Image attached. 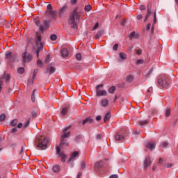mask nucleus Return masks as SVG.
Listing matches in <instances>:
<instances>
[{
  "label": "nucleus",
  "instance_id": "1",
  "mask_svg": "<svg viewBox=\"0 0 178 178\" xmlns=\"http://www.w3.org/2000/svg\"><path fill=\"white\" fill-rule=\"evenodd\" d=\"M79 21L80 13H79V7H76L70 15L68 23L70 26H72V29H74V30H77V29H79L77 26V22Z\"/></svg>",
  "mask_w": 178,
  "mask_h": 178
},
{
  "label": "nucleus",
  "instance_id": "2",
  "mask_svg": "<svg viewBox=\"0 0 178 178\" xmlns=\"http://www.w3.org/2000/svg\"><path fill=\"white\" fill-rule=\"evenodd\" d=\"M48 138L43 136H40L39 138H37L35 140L37 148L40 149H47V144H48Z\"/></svg>",
  "mask_w": 178,
  "mask_h": 178
},
{
  "label": "nucleus",
  "instance_id": "3",
  "mask_svg": "<svg viewBox=\"0 0 178 178\" xmlns=\"http://www.w3.org/2000/svg\"><path fill=\"white\" fill-rule=\"evenodd\" d=\"M170 80L169 77L166 76H161L158 79V84L162 88H168L169 87Z\"/></svg>",
  "mask_w": 178,
  "mask_h": 178
},
{
  "label": "nucleus",
  "instance_id": "4",
  "mask_svg": "<svg viewBox=\"0 0 178 178\" xmlns=\"http://www.w3.org/2000/svg\"><path fill=\"white\" fill-rule=\"evenodd\" d=\"M36 45H38V49L36 50V55L37 58H38L40 55V52L44 49V44H42V42H41V36H38L36 38Z\"/></svg>",
  "mask_w": 178,
  "mask_h": 178
},
{
  "label": "nucleus",
  "instance_id": "5",
  "mask_svg": "<svg viewBox=\"0 0 178 178\" xmlns=\"http://www.w3.org/2000/svg\"><path fill=\"white\" fill-rule=\"evenodd\" d=\"M22 59L24 63H26V62H31L33 60V55L25 51L22 54Z\"/></svg>",
  "mask_w": 178,
  "mask_h": 178
},
{
  "label": "nucleus",
  "instance_id": "6",
  "mask_svg": "<svg viewBox=\"0 0 178 178\" xmlns=\"http://www.w3.org/2000/svg\"><path fill=\"white\" fill-rule=\"evenodd\" d=\"M101 87H104V84H99L96 86V93L97 97H103L104 95H106L107 92L106 90H101L99 88Z\"/></svg>",
  "mask_w": 178,
  "mask_h": 178
},
{
  "label": "nucleus",
  "instance_id": "7",
  "mask_svg": "<svg viewBox=\"0 0 178 178\" xmlns=\"http://www.w3.org/2000/svg\"><path fill=\"white\" fill-rule=\"evenodd\" d=\"M69 6L67 5H64L61 8L59 9V16L62 17L65 13H66Z\"/></svg>",
  "mask_w": 178,
  "mask_h": 178
},
{
  "label": "nucleus",
  "instance_id": "8",
  "mask_svg": "<svg viewBox=\"0 0 178 178\" xmlns=\"http://www.w3.org/2000/svg\"><path fill=\"white\" fill-rule=\"evenodd\" d=\"M80 155V153L78 151L74 152L71 154V157L69 159L68 162H72V161H74L77 156Z\"/></svg>",
  "mask_w": 178,
  "mask_h": 178
},
{
  "label": "nucleus",
  "instance_id": "9",
  "mask_svg": "<svg viewBox=\"0 0 178 178\" xmlns=\"http://www.w3.org/2000/svg\"><path fill=\"white\" fill-rule=\"evenodd\" d=\"M129 40H137L138 38H140V35L136 33V31H133L129 35Z\"/></svg>",
  "mask_w": 178,
  "mask_h": 178
},
{
  "label": "nucleus",
  "instance_id": "10",
  "mask_svg": "<svg viewBox=\"0 0 178 178\" xmlns=\"http://www.w3.org/2000/svg\"><path fill=\"white\" fill-rule=\"evenodd\" d=\"M152 8V5H151V3H149L147 5V13L145 17V20H144V23H145V22H147V20L148 19V17H149V16H151V9Z\"/></svg>",
  "mask_w": 178,
  "mask_h": 178
},
{
  "label": "nucleus",
  "instance_id": "11",
  "mask_svg": "<svg viewBox=\"0 0 178 178\" xmlns=\"http://www.w3.org/2000/svg\"><path fill=\"white\" fill-rule=\"evenodd\" d=\"M60 148H65V147H69V141L65 138H61L60 144Z\"/></svg>",
  "mask_w": 178,
  "mask_h": 178
},
{
  "label": "nucleus",
  "instance_id": "12",
  "mask_svg": "<svg viewBox=\"0 0 178 178\" xmlns=\"http://www.w3.org/2000/svg\"><path fill=\"white\" fill-rule=\"evenodd\" d=\"M156 145H155L154 143H147L145 145V148H147V149H150V151H152V149H155V147Z\"/></svg>",
  "mask_w": 178,
  "mask_h": 178
},
{
  "label": "nucleus",
  "instance_id": "13",
  "mask_svg": "<svg viewBox=\"0 0 178 178\" xmlns=\"http://www.w3.org/2000/svg\"><path fill=\"white\" fill-rule=\"evenodd\" d=\"M69 129H70L69 127H67L64 129L63 134L61 136V139L67 138V137H69V136L70 135V131L66 132L69 130Z\"/></svg>",
  "mask_w": 178,
  "mask_h": 178
},
{
  "label": "nucleus",
  "instance_id": "14",
  "mask_svg": "<svg viewBox=\"0 0 178 178\" xmlns=\"http://www.w3.org/2000/svg\"><path fill=\"white\" fill-rule=\"evenodd\" d=\"M34 23H35L36 26L39 27L40 31H44V26L41 25V22L38 19L35 18L33 19Z\"/></svg>",
  "mask_w": 178,
  "mask_h": 178
},
{
  "label": "nucleus",
  "instance_id": "15",
  "mask_svg": "<svg viewBox=\"0 0 178 178\" xmlns=\"http://www.w3.org/2000/svg\"><path fill=\"white\" fill-rule=\"evenodd\" d=\"M6 59H12V60H15V55L12 54V52L10 51H6Z\"/></svg>",
  "mask_w": 178,
  "mask_h": 178
},
{
  "label": "nucleus",
  "instance_id": "16",
  "mask_svg": "<svg viewBox=\"0 0 178 178\" xmlns=\"http://www.w3.org/2000/svg\"><path fill=\"white\" fill-rule=\"evenodd\" d=\"M151 165V158L146 157L144 161V168L147 169Z\"/></svg>",
  "mask_w": 178,
  "mask_h": 178
},
{
  "label": "nucleus",
  "instance_id": "17",
  "mask_svg": "<svg viewBox=\"0 0 178 178\" xmlns=\"http://www.w3.org/2000/svg\"><path fill=\"white\" fill-rule=\"evenodd\" d=\"M69 108H70V106H69V104L65 105V106H64L61 111V115H63V116L67 115V111H69Z\"/></svg>",
  "mask_w": 178,
  "mask_h": 178
},
{
  "label": "nucleus",
  "instance_id": "18",
  "mask_svg": "<svg viewBox=\"0 0 178 178\" xmlns=\"http://www.w3.org/2000/svg\"><path fill=\"white\" fill-rule=\"evenodd\" d=\"M115 139L116 141H122V140H124V136H123V135L116 134L115 136Z\"/></svg>",
  "mask_w": 178,
  "mask_h": 178
},
{
  "label": "nucleus",
  "instance_id": "19",
  "mask_svg": "<svg viewBox=\"0 0 178 178\" xmlns=\"http://www.w3.org/2000/svg\"><path fill=\"white\" fill-rule=\"evenodd\" d=\"M86 123H94V120L91 117H88L83 121L82 124H86Z\"/></svg>",
  "mask_w": 178,
  "mask_h": 178
},
{
  "label": "nucleus",
  "instance_id": "20",
  "mask_svg": "<svg viewBox=\"0 0 178 178\" xmlns=\"http://www.w3.org/2000/svg\"><path fill=\"white\" fill-rule=\"evenodd\" d=\"M56 71V68L54 67H47L46 73H49L50 74H54V72Z\"/></svg>",
  "mask_w": 178,
  "mask_h": 178
},
{
  "label": "nucleus",
  "instance_id": "21",
  "mask_svg": "<svg viewBox=\"0 0 178 178\" xmlns=\"http://www.w3.org/2000/svg\"><path fill=\"white\" fill-rule=\"evenodd\" d=\"M104 166V161H100L95 163V169H101Z\"/></svg>",
  "mask_w": 178,
  "mask_h": 178
},
{
  "label": "nucleus",
  "instance_id": "22",
  "mask_svg": "<svg viewBox=\"0 0 178 178\" xmlns=\"http://www.w3.org/2000/svg\"><path fill=\"white\" fill-rule=\"evenodd\" d=\"M61 55L63 58H67V56L69 55V51H67V49H63L61 50Z\"/></svg>",
  "mask_w": 178,
  "mask_h": 178
},
{
  "label": "nucleus",
  "instance_id": "23",
  "mask_svg": "<svg viewBox=\"0 0 178 178\" xmlns=\"http://www.w3.org/2000/svg\"><path fill=\"white\" fill-rule=\"evenodd\" d=\"M111 118V112H108L104 118V122L106 123V122H108V120H110Z\"/></svg>",
  "mask_w": 178,
  "mask_h": 178
},
{
  "label": "nucleus",
  "instance_id": "24",
  "mask_svg": "<svg viewBox=\"0 0 178 178\" xmlns=\"http://www.w3.org/2000/svg\"><path fill=\"white\" fill-rule=\"evenodd\" d=\"M108 99H102V101L100 102V104L102 106H103L104 108H105V106H108Z\"/></svg>",
  "mask_w": 178,
  "mask_h": 178
},
{
  "label": "nucleus",
  "instance_id": "25",
  "mask_svg": "<svg viewBox=\"0 0 178 178\" xmlns=\"http://www.w3.org/2000/svg\"><path fill=\"white\" fill-rule=\"evenodd\" d=\"M52 170H53V172H54V173H58V172L60 170V166L56 165L53 166Z\"/></svg>",
  "mask_w": 178,
  "mask_h": 178
},
{
  "label": "nucleus",
  "instance_id": "26",
  "mask_svg": "<svg viewBox=\"0 0 178 178\" xmlns=\"http://www.w3.org/2000/svg\"><path fill=\"white\" fill-rule=\"evenodd\" d=\"M139 124H140V126H144L145 124H148V123H149V121L148 120H140L138 122Z\"/></svg>",
  "mask_w": 178,
  "mask_h": 178
},
{
  "label": "nucleus",
  "instance_id": "27",
  "mask_svg": "<svg viewBox=\"0 0 178 178\" xmlns=\"http://www.w3.org/2000/svg\"><path fill=\"white\" fill-rule=\"evenodd\" d=\"M134 80V76L132 75H129L127 77V83H131Z\"/></svg>",
  "mask_w": 178,
  "mask_h": 178
},
{
  "label": "nucleus",
  "instance_id": "28",
  "mask_svg": "<svg viewBox=\"0 0 178 178\" xmlns=\"http://www.w3.org/2000/svg\"><path fill=\"white\" fill-rule=\"evenodd\" d=\"M170 112H171L170 108H167L165 109V115L166 116V118H169L170 116Z\"/></svg>",
  "mask_w": 178,
  "mask_h": 178
},
{
  "label": "nucleus",
  "instance_id": "29",
  "mask_svg": "<svg viewBox=\"0 0 178 178\" xmlns=\"http://www.w3.org/2000/svg\"><path fill=\"white\" fill-rule=\"evenodd\" d=\"M10 124L13 127H15V126H16V124H17V119H14V120H11Z\"/></svg>",
  "mask_w": 178,
  "mask_h": 178
},
{
  "label": "nucleus",
  "instance_id": "30",
  "mask_svg": "<svg viewBox=\"0 0 178 178\" xmlns=\"http://www.w3.org/2000/svg\"><path fill=\"white\" fill-rule=\"evenodd\" d=\"M120 59H122V60H124L125 59H127V55L124 53H120Z\"/></svg>",
  "mask_w": 178,
  "mask_h": 178
},
{
  "label": "nucleus",
  "instance_id": "31",
  "mask_svg": "<svg viewBox=\"0 0 178 178\" xmlns=\"http://www.w3.org/2000/svg\"><path fill=\"white\" fill-rule=\"evenodd\" d=\"M115 90H116V87H115V86H111V87L109 88V89H108V92H109V94H113V92H115Z\"/></svg>",
  "mask_w": 178,
  "mask_h": 178
},
{
  "label": "nucleus",
  "instance_id": "32",
  "mask_svg": "<svg viewBox=\"0 0 178 178\" xmlns=\"http://www.w3.org/2000/svg\"><path fill=\"white\" fill-rule=\"evenodd\" d=\"M17 73H19V74H23L24 73V67L18 68Z\"/></svg>",
  "mask_w": 178,
  "mask_h": 178
},
{
  "label": "nucleus",
  "instance_id": "33",
  "mask_svg": "<svg viewBox=\"0 0 178 178\" xmlns=\"http://www.w3.org/2000/svg\"><path fill=\"white\" fill-rule=\"evenodd\" d=\"M91 9H92V7L91 6V5H87L85 6V12H90Z\"/></svg>",
  "mask_w": 178,
  "mask_h": 178
},
{
  "label": "nucleus",
  "instance_id": "34",
  "mask_svg": "<svg viewBox=\"0 0 178 178\" xmlns=\"http://www.w3.org/2000/svg\"><path fill=\"white\" fill-rule=\"evenodd\" d=\"M57 38H58V36L55 34L51 35L50 36V40L51 41H56Z\"/></svg>",
  "mask_w": 178,
  "mask_h": 178
},
{
  "label": "nucleus",
  "instance_id": "35",
  "mask_svg": "<svg viewBox=\"0 0 178 178\" xmlns=\"http://www.w3.org/2000/svg\"><path fill=\"white\" fill-rule=\"evenodd\" d=\"M60 156H61V162H66V154H61Z\"/></svg>",
  "mask_w": 178,
  "mask_h": 178
},
{
  "label": "nucleus",
  "instance_id": "36",
  "mask_svg": "<svg viewBox=\"0 0 178 178\" xmlns=\"http://www.w3.org/2000/svg\"><path fill=\"white\" fill-rule=\"evenodd\" d=\"M37 73H38V69H35L33 71V75L32 76V80H34L35 79V76H37Z\"/></svg>",
  "mask_w": 178,
  "mask_h": 178
},
{
  "label": "nucleus",
  "instance_id": "37",
  "mask_svg": "<svg viewBox=\"0 0 178 178\" xmlns=\"http://www.w3.org/2000/svg\"><path fill=\"white\" fill-rule=\"evenodd\" d=\"M6 119V115L5 114H1L0 115V122H3Z\"/></svg>",
  "mask_w": 178,
  "mask_h": 178
},
{
  "label": "nucleus",
  "instance_id": "38",
  "mask_svg": "<svg viewBox=\"0 0 178 178\" xmlns=\"http://www.w3.org/2000/svg\"><path fill=\"white\" fill-rule=\"evenodd\" d=\"M80 140H81V135H78L74 140V141H75V143H79V141H80Z\"/></svg>",
  "mask_w": 178,
  "mask_h": 178
},
{
  "label": "nucleus",
  "instance_id": "39",
  "mask_svg": "<svg viewBox=\"0 0 178 178\" xmlns=\"http://www.w3.org/2000/svg\"><path fill=\"white\" fill-rule=\"evenodd\" d=\"M169 145V143L168 142H163L160 147H161L162 148H165V147H168Z\"/></svg>",
  "mask_w": 178,
  "mask_h": 178
},
{
  "label": "nucleus",
  "instance_id": "40",
  "mask_svg": "<svg viewBox=\"0 0 178 178\" xmlns=\"http://www.w3.org/2000/svg\"><path fill=\"white\" fill-rule=\"evenodd\" d=\"M49 14L53 16V17H55L56 16V14H55V11L51 10H49Z\"/></svg>",
  "mask_w": 178,
  "mask_h": 178
},
{
  "label": "nucleus",
  "instance_id": "41",
  "mask_svg": "<svg viewBox=\"0 0 178 178\" xmlns=\"http://www.w3.org/2000/svg\"><path fill=\"white\" fill-rule=\"evenodd\" d=\"M43 26L45 27V29H48V27H49V22L47 21H44Z\"/></svg>",
  "mask_w": 178,
  "mask_h": 178
},
{
  "label": "nucleus",
  "instance_id": "42",
  "mask_svg": "<svg viewBox=\"0 0 178 178\" xmlns=\"http://www.w3.org/2000/svg\"><path fill=\"white\" fill-rule=\"evenodd\" d=\"M86 161H82L81 163V169H82V170H83V169H86Z\"/></svg>",
  "mask_w": 178,
  "mask_h": 178
},
{
  "label": "nucleus",
  "instance_id": "43",
  "mask_svg": "<svg viewBox=\"0 0 178 178\" xmlns=\"http://www.w3.org/2000/svg\"><path fill=\"white\" fill-rule=\"evenodd\" d=\"M56 149L57 155H62L60 153V147H59V146L56 147Z\"/></svg>",
  "mask_w": 178,
  "mask_h": 178
},
{
  "label": "nucleus",
  "instance_id": "44",
  "mask_svg": "<svg viewBox=\"0 0 178 178\" xmlns=\"http://www.w3.org/2000/svg\"><path fill=\"white\" fill-rule=\"evenodd\" d=\"M154 24H156V10H155L154 13V21H153Z\"/></svg>",
  "mask_w": 178,
  "mask_h": 178
},
{
  "label": "nucleus",
  "instance_id": "45",
  "mask_svg": "<svg viewBox=\"0 0 178 178\" xmlns=\"http://www.w3.org/2000/svg\"><path fill=\"white\" fill-rule=\"evenodd\" d=\"M152 72H153V70L151 69L149 70V71L148 72V73H147L145 76V77L148 78L151 76V74H152Z\"/></svg>",
  "mask_w": 178,
  "mask_h": 178
},
{
  "label": "nucleus",
  "instance_id": "46",
  "mask_svg": "<svg viewBox=\"0 0 178 178\" xmlns=\"http://www.w3.org/2000/svg\"><path fill=\"white\" fill-rule=\"evenodd\" d=\"M30 126V120H28L23 126V129H27Z\"/></svg>",
  "mask_w": 178,
  "mask_h": 178
},
{
  "label": "nucleus",
  "instance_id": "47",
  "mask_svg": "<svg viewBox=\"0 0 178 178\" xmlns=\"http://www.w3.org/2000/svg\"><path fill=\"white\" fill-rule=\"evenodd\" d=\"M76 59H78V60H81V58H82L81 54H80V53L76 54Z\"/></svg>",
  "mask_w": 178,
  "mask_h": 178
},
{
  "label": "nucleus",
  "instance_id": "48",
  "mask_svg": "<svg viewBox=\"0 0 178 178\" xmlns=\"http://www.w3.org/2000/svg\"><path fill=\"white\" fill-rule=\"evenodd\" d=\"M5 80L6 81H8L9 80H10V75L9 74L5 75Z\"/></svg>",
  "mask_w": 178,
  "mask_h": 178
},
{
  "label": "nucleus",
  "instance_id": "49",
  "mask_svg": "<svg viewBox=\"0 0 178 178\" xmlns=\"http://www.w3.org/2000/svg\"><path fill=\"white\" fill-rule=\"evenodd\" d=\"M38 113V112L35 111H31V115L33 118H37V114Z\"/></svg>",
  "mask_w": 178,
  "mask_h": 178
},
{
  "label": "nucleus",
  "instance_id": "50",
  "mask_svg": "<svg viewBox=\"0 0 178 178\" xmlns=\"http://www.w3.org/2000/svg\"><path fill=\"white\" fill-rule=\"evenodd\" d=\"M118 48H119V44L118 43L115 44L113 47V51H118Z\"/></svg>",
  "mask_w": 178,
  "mask_h": 178
},
{
  "label": "nucleus",
  "instance_id": "51",
  "mask_svg": "<svg viewBox=\"0 0 178 178\" xmlns=\"http://www.w3.org/2000/svg\"><path fill=\"white\" fill-rule=\"evenodd\" d=\"M37 64L40 67H42V61L41 60H38Z\"/></svg>",
  "mask_w": 178,
  "mask_h": 178
},
{
  "label": "nucleus",
  "instance_id": "52",
  "mask_svg": "<svg viewBox=\"0 0 178 178\" xmlns=\"http://www.w3.org/2000/svg\"><path fill=\"white\" fill-rule=\"evenodd\" d=\"M98 26H99V24H98V22H97V23L95 24L94 27L92 28V31H95V30H97V29H98Z\"/></svg>",
  "mask_w": 178,
  "mask_h": 178
},
{
  "label": "nucleus",
  "instance_id": "53",
  "mask_svg": "<svg viewBox=\"0 0 178 178\" xmlns=\"http://www.w3.org/2000/svg\"><path fill=\"white\" fill-rule=\"evenodd\" d=\"M31 101L32 102H35V95L34 94L31 95Z\"/></svg>",
  "mask_w": 178,
  "mask_h": 178
},
{
  "label": "nucleus",
  "instance_id": "54",
  "mask_svg": "<svg viewBox=\"0 0 178 178\" xmlns=\"http://www.w3.org/2000/svg\"><path fill=\"white\" fill-rule=\"evenodd\" d=\"M152 115H155L156 113V109L155 108H152L151 111H150Z\"/></svg>",
  "mask_w": 178,
  "mask_h": 178
},
{
  "label": "nucleus",
  "instance_id": "55",
  "mask_svg": "<svg viewBox=\"0 0 178 178\" xmlns=\"http://www.w3.org/2000/svg\"><path fill=\"white\" fill-rule=\"evenodd\" d=\"M141 54H143L141 49L136 50V55H141Z\"/></svg>",
  "mask_w": 178,
  "mask_h": 178
},
{
  "label": "nucleus",
  "instance_id": "56",
  "mask_svg": "<svg viewBox=\"0 0 178 178\" xmlns=\"http://www.w3.org/2000/svg\"><path fill=\"white\" fill-rule=\"evenodd\" d=\"M23 127V123L19 122L17 125V129H22Z\"/></svg>",
  "mask_w": 178,
  "mask_h": 178
},
{
  "label": "nucleus",
  "instance_id": "57",
  "mask_svg": "<svg viewBox=\"0 0 178 178\" xmlns=\"http://www.w3.org/2000/svg\"><path fill=\"white\" fill-rule=\"evenodd\" d=\"M140 10H145V6L141 5V6H140Z\"/></svg>",
  "mask_w": 178,
  "mask_h": 178
},
{
  "label": "nucleus",
  "instance_id": "58",
  "mask_svg": "<svg viewBox=\"0 0 178 178\" xmlns=\"http://www.w3.org/2000/svg\"><path fill=\"white\" fill-rule=\"evenodd\" d=\"M45 62H46V63H48V62H49V55H47V56H46Z\"/></svg>",
  "mask_w": 178,
  "mask_h": 178
},
{
  "label": "nucleus",
  "instance_id": "59",
  "mask_svg": "<svg viewBox=\"0 0 178 178\" xmlns=\"http://www.w3.org/2000/svg\"><path fill=\"white\" fill-rule=\"evenodd\" d=\"M17 131V128H13V129L11 130V133H12V134L16 133Z\"/></svg>",
  "mask_w": 178,
  "mask_h": 178
},
{
  "label": "nucleus",
  "instance_id": "60",
  "mask_svg": "<svg viewBox=\"0 0 178 178\" xmlns=\"http://www.w3.org/2000/svg\"><path fill=\"white\" fill-rule=\"evenodd\" d=\"M47 9H48V10H52V5L48 4V5H47Z\"/></svg>",
  "mask_w": 178,
  "mask_h": 178
},
{
  "label": "nucleus",
  "instance_id": "61",
  "mask_svg": "<svg viewBox=\"0 0 178 178\" xmlns=\"http://www.w3.org/2000/svg\"><path fill=\"white\" fill-rule=\"evenodd\" d=\"M97 34H99V35H100V37H101V35H102V34H104V31L103 30L99 31Z\"/></svg>",
  "mask_w": 178,
  "mask_h": 178
},
{
  "label": "nucleus",
  "instance_id": "62",
  "mask_svg": "<svg viewBox=\"0 0 178 178\" xmlns=\"http://www.w3.org/2000/svg\"><path fill=\"white\" fill-rule=\"evenodd\" d=\"M71 3H72V5H76V3H77V0H71Z\"/></svg>",
  "mask_w": 178,
  "mask_h": 178
},
{
  "label": "nucleus",
  "instance_id": "63",
  "mask_svg": "<svg viewBox=\"0 0 178 178\" xmlns=\"http://www.w3.org/2000/svg\"><path fill=\"white\" fill-rule=\"evenodd\" d=\"M109 178H119V177H118V175H113Z\"/></svg>",
  "mask_w": 178,
  "mask_h": 178
},
{
  "label": "nucleus",
  "instance_id": "64",
  "mask_svg": "<svg viewBox=\"0 0 178 178\" xmlns=\"http://www.w3.org/2000/svg\"><path fill=\"white\" fill-rule=\"evenodd\" d=\"M96 140H101V134H97L96 136Z\"/></svg>",
  "mask_w": 178,
  "mask_h": 178
}]
</instances>
